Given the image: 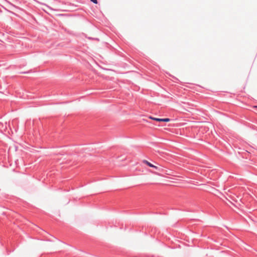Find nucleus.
Segmentation results:
<instances>
[{
	"label": "nucleus",
	"instance_id": "1",
	"mask_svg": "<svg viewBox=\"0 0 257 257\" xmlns=\"http://www.w3.org/2000/svg\"><path fill=\"white\" fill-rule=\"evenodd\" d=\"M2 163L4 167H11L12 171H15L17 166V162H2Z\"/></svg>",
	"mask_w": 257,
	"mask_h": 257
},
{
	"label": "nucleus",
	"instance_id": "2",
	"mask_svg": "<svg viewBox=\"0 0 257 257\" xmlns=\"http://www.w3.org/2000/svg\"><path fill=\"white\" fill-rule=\"evenodd\" d=\"M143 162L144 163L146 164L149 167L154 168L157 171L162 172L163 170L162 167L161 165L156 166V165L151 164L150 163V162Z\"/></svg>",
	"mask_w": 257,
	"mask_h": 257
},
{
	"label": "nucleus",
	"instance_id": "3",
	"mask_svg": "<svg viewBox=\"0 0 257 257\" xmlns=\"http://www.w3.org/2000/svg\"><path fill=\"white\" fill-rule=\"evenodd\" d=\"M149 118L150 119H151L152 120H156V121H162V118H159L154 117L151 116H150L149 117Z\"/></svg>",
	"mask_w": 257,
	"mask_h": 257
},
{
	"label": "nucleus",
	"instance_id": "4",
	"mask_svg": "<svg viewBox=\"0 0 257 257\" xmlns=\"http://www.w3.org/2000/svg\"><path fill=\"white\" fill-rule=\"evenodd\" d=\"M170 119L168 118L162 119V121H164V122H169V121H170Z\"/></svg>",
	"mask_w": 257,
	"mask_h": 257
},
{
	"label": "nucleus",
	"instance_id": "5",
	"mask_svg": "<svg viewBox=\"0 0 257 257\" xmlns=\"http://www.w3.org/2000/svg\"><path fill=\"white\" fill-rule=\"evenodd\" d=\"M92 2L94 3V4H97V0H90Z\"/></svg>",
	"mask_w": 257,
	"mask_h": 257
},
{
	"label": "nucleus",
	"instance_id": "6",
	"mask_svg": "<svg viewBox=\"0 0 257 257\" xmlns=\"http://www.w3.org/2000/svg\"><path fill=\"white\" fill-rule=\"evenodd\" d=\"M254 108H257V106H253Z\"/></svg>",
	"mask_w": 257,
	"mask_h": 257
}]
</instances>
